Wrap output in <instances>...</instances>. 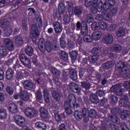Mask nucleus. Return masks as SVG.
<instances>
[{
	"label": "nucleus",
	"instance_id": "nucleus-53",
	"mask_svg": "<svg viewBox=\"0 0 130 130\" xmlns=\"http://www.w3.org/2000/svg\"><path fill=\"white\" fill-rule=\"evenodd\" d=\"M120 111V109H119V108L116 107V108H113L111 110V112L112 113V114H114V115H116L118 114Z\"/></svg>",
	"mask_w": 130,
	"mask_h": 130
},
{
	"label": "nucleus",
	"instance_id": "nucleus-35",
	"mask_svg": "<svg viewBox=\"0 0 130 130\" xmlns=\"http://www.w3.org/2000/svg\"><path fill=\"white\" fill-rule=\"evenodd\" d=\"M7 110L4 108L0 109V119H5L7 117Z\"/></svg>",
	"mask_w": 130,
	"mask_h": 130
},
{
	"label": "nucleus",
	"instance_id": "nucleus-30",
	"mask_svg": "<svg viewBox=\"0 0 130 130\" xmlns=\"http://www.w3.org/2000/svg\"><path fill=\"white\" fill-rule=\"evenodd\" d=\"M40 112L41 113V116L42 118H48V111L46 109L41 108L40 110Z\"/></svg>",
	"mask_w": 130,
	"mask_h": 130
},
{
	"label": "nucleus",
	"instance_id": "nucleus-47",
	"mask_svg": "<svg viewBox=\"0 0 130 130\" xmlns=\"http://www.w3.org/2000/svg\"><path fill=\"white\" fill-rule=\"evenodd\" d=\"M86 22L90 24V23H92L94 20V18L93 17V15L91 14H88L86 18Z\"/></svg>",
	"mask_w": 130,
	"mask_h": 130
},
{
	"label": "nucleus",
	"instance_id": "nucleus-34",
	"mask_svg": "<svg viewBox=\"0 0 130 130\" xmlns=\"http://www.w3.org/2000/svg\"><path fill=\"white\" fill-rule=\"evenodd\" d=\"M45 48L48 52H51V50H52V45L51 42L49 41L46 42Z\"/></svg>",
	"mask_w": 130,
	"mask_h": 130
},
{
	"label": "nucleus",
	"instance_id": "nucleus-36",
	"mask_svg": "<svg viewBox=\"0 0 130 130\" xmlns=\"http://www.w3.org/2000/svg\"><path fill=\"white\" fill-rule=\"evenodd\" d=\"M15 43L16 45H17V46H21L23 45V39L22 38L20 37V36H17L15 38Z\"/></svg>",
	"mask_w": 130,
	"mask_h": 130
},
{
	"label": "nucleus",
	"instance_id": "nucleus-7",
	"mask_svg": "<svg viewBox=\"0 0 130 130\" xmlns=\"http://www.w3.org/2000/svg\"><path fill=\"white\" fill-rule=\"evenodd\" d=\"M38 111L34 108L27 107L24 110V114L29 118H34L37 116Z\"/></svg>",
	"mask_w": 130,
	"mask_h": 130
},
{
	"label": "nucleus",
	"instance_id": "nucleus-60",
	"mask_svg": "<svg viewBox=\"0 0 130 130\" xmlns=\"http://www.w3.org/2000/svg\"><path fill=\"white\" fill-rule=\"evenodd\" d=\"M36 98L38 101H40V100H42V94L40 91H37Z\"/></svg>",
	"mask_w": 130,
	"mask_h": 130
},
{
	"label": "nucleus",
	"instance_id": "nucleus-31",
	"mask_svg": "<svg viewBox=\"0 0 130 130\" xmlns=\"http://www.w3.org/2000/svg\"><path fill=\"white\" fill-rule=\"evenodd\" d=\"M90 100L94 104L99 103V98L96 94H91L90 97Z\"/></svg>",
	"mask_w": 130,
	"mask_h": 130
},
{
	"label": "nucleus",
	"instance_id": "nucleus-19",
	"mask_svg": "<svg viewBox=\"0 0 130 130\" xmlns=\"http://www.w3.org/2000/svg\"><path fill=\"white\" fill-rule=\"evenodd\" d=\"M19 96L23 101H28L30 99V95L27 91L22 90L20 92Z\"/></svg>",
	"mask_w": 130,
	"mask_h": 130
},
{
	"label": "nucleus",
	"instance_id": "nucleus-15",
	"mask_svg": "<svg viewBox=\"0 0 130 130\" xmlns=\"http://www.w3.org/2000/svg\"><path fill=\"white\" fill-rule=\"evenodd\" d=\"M4 44L5 45L8 50H10V51H12V50L14 49V43L13 42V41H12V40L9 38L5 39Z\"/></svg>",
	"mask_w": 130,
	"mask_h": 130
},
{
	"label": "nucleus",
	"instance_id": "nucleus-64",
	"mask_svg": "<svg viewBox=\"0 0 130 130\" xmlns=\"http://www.w3.org/2000/svg\"><path fill=\"white\" fill-rule=\"evenodd\" d=\"M116 29V25L112 24L109 26V30L110 32L114 31Z\"/></svg>",
	"mask_w": 130,
	"mask_h": 130
},
{
	"label": "nucleus",
	"instance_id": "nucleus-6",
	"mask_svg": "<svg viewBox=\"0 0 130 130\" xmlns=\"http://www.w3.org/2000/svg\"><path fill=\"white\" fill-rule=\"evenodd\" d=\"M19 59L21 63L25 66L26 68H27V69H29L30 70L32 69V66H31V61L25 54H21L19 55Z\"/></svg>",
	"mask_w": 130,
	"mask_h": 130
},
{
	"label": "nucleus",
	"instance_id": "nucleus-39",
	"mask_svg": "<svg viewBox=\"0 0 130 130\" xmlns=\"http://www.w3.org/2000/svg\"><path fill=\"white\" fill-rule=\"evenodd\" d=\"M52 94L55 100H56V101H59L60 100V93L54 90L52 92Z\"/></svg>",
	"mask_w": 130,
	"mask_h": 130
},
{
	"label": "nucleus",
	"instance_id": "nucleus-28",
	"mask_svg": "<svg viewBox=\"0 0 130 130\" xmlns=\"http://www.w3.org/2000/svg\"><path fill=\"white\" fill-rule=\"evenodd\" d=\"M120 118L122 119L123 120H124L128 117L129 116V111L126 110H123L120 113Z\"/></svg>",
	"mask_w": 130,
	"mask_h": 130
},
{
	"label": "nucleus",
	"instance_id": "nucleus-18",
	"mask_svg": "<svg viewBox=\"0 0 130 130\" xmlns=\"http://www.w3.org/2000/svg\"><path fill=\"white\" fill-rule=\"evenodd\" d=\"M14 75H15V71H14V70L11 68H8L6 72V79L8 81L12 80Z\"/></svg>",
	"mask_w": 130,
	"mask_h": 130
},
{
	"label": "nucleus",
	"instance_id": "nucleus-2",
	"mask_svg": "<svg viewBox=\"0 0 130 130\" xmlns=\"http://www.w3.org/2000/svg\"><path fill=\"white\" fill-rule=\"evenodd\" d=\"M42 27V19L40 18L38 22V24H32L30 28V34L32 35V42H36L37 38L40 36V32L38 29H40Z\"/></svg>",
	"mask_w": 130,
	"mask_h": 130
},
{
	"label": "nucleus",
	"instance_id": "nucleus-62",
	"mask_svg": "<svg viewBox=\"0 0 130 130\" xmlns=\"http://www.w3.org/2000/svg\"><path fill=\"white\" fill-rule=\"evenodd\" d=\"M123 86L125 89L128 90L130 89V81H126L124 82Z\"/></svg>",
	"mask_w": 130,
	"mask_h": 130
},
{
	"label": "nucleus",
	"instance_id": "nucleus-46",
	"mask_svg": "<svg viewBox=\"0 0 130 130\" xmlns=\"http://www.w3.org/2000/svg\"><path fill=\"white\" fill-rule=\"evenodd\" d=\"M61 58L63 60H68L69 59V54L64 51H61Z\"/></svg>",
	"mask_w": 130,
	"mask_h": 130
},
{
	"label": "nucleus",
	"instance_id": "nucleus-13",
	"mask_svg": "<svg viewBox=\"0 0 130 130\" xmlns=\"http://www.w3.org/2000/svg\"><path fill=\"white\" fill-rule=\"evenodd\" d=\"M90 12L92 15L95 16L98 12L99 13H100V12H102V6L99 8L98 7V3H94V4H92V6L90 8Z\"/></svg>",
	"mask_w": 130,
	"mask_h": 130
},
{
	"label": "nucleus",
	"instance_id": "nucleus-22",
	"mask_svg": "<svg viewBox=\"0 0 130 130\" xmlns=\"http://www.w3.org/2000/svg\"><path fill=\"white\" fill-rule=\"evenodd\" d=\"M127 33V31H126V29L124 28H120L118 31L116 32V35L118 37H124L126 35Z\"/></svg>",
	"mask_w": 130,
	"mask_h": 130
},
{
	"label": "nucleus",
	"instance_id": "nucleus-9",
	"mask_svg": "<svg viewBox=\"0 0 130 130\" xmlns=\"http://www.w3.org/2000/svg\"><path fill=\"white\" fill-rule=\"evenodd\" d=\"M115 5V1L114 0H108V1H105L103 6H102V10H103V11H102V15H105V14H106V11L111 9V8Z\"/></svg>",
	"mask_w": 130,
	"mask_h": 130
},
{
	"label": "nucleus",
	"instance_id": "nucleus-52",
	"mask_svg": "<svg viewBox=\"0 0 130 130\" xmlns=\"http://www.w3.org/2000/svg\"><path fill=\"white\" fill-rule=\"evenodd\" d=\"M109 77L108 76V74L107 73H104V74H99V80H102V79H106L107 80Z\"/></svg>",
	"mask_w": 130,
	"mask_h": 130
},
{
	"label": "nucleus",
	"instance_id": "nucleus-16",
	"mask_svg": "<svg viewBox=\"0 0 130 130\" xmlns=\"http://www.w3.org/2000/svg\"><path fill=\"white\" fill-rule=\"evenodd\" d=\"M89 32V28L88 27V24L86 21H83L82 22V27L81 28V35L84 36V35H87Z\"/></svg>",
	"mask_w": 130,
	"mask_h": 130
},
{
	"label": "nucleus",
	"instance_id": "nucleus-33",
	"mask_svg": "<svg viewBox=\"0 0 130 130\" xmlns=\"http://www.w3.org/2000/svg\"><path fill=\"white\" fill-rule=\"evenodd\" d=\"M58 10L59 14L60 15H62L66 12V7H64V4L63 3H60L58 5Z\"/></svg>",
	"mask_w": 130,
	"mask_h": 130
},
{
	"label": "nucleus",
	"instance_id": "nucleus-10",
	"mask_svg": "<svg viewBox=\"0 0 130 130\" xmlns=\"http://www.w3.org/2000/svg\"><path fill=\"white\" fill-rule=\"evenodd\" d=\"M105 124H101L100 130H107V127H106V126H108V127H111V130H119V127L118 126L115 125L114 124H111L110 120H106L105 121Z\"/></svg>",
	"mask_w": 130,
	"mask_h": 130
},
{
	"label": "nucleus",
	"instance_id": "nucleus-27",
	"mask_svg": "<svg viewBox=\"0 0 130 130\" xmlns=\"http://www.w3.org/2000/svg\"><path fill=\"white\" fill-rule=\"evenodd\" d=\"M23 85L25 89H27V90H31V89H33L34 84L29 80H26L24 82Z\"/></svg>",
	"mask_w": 130,
	"mask_h": 130
},
{
	"label": "nucleus",
	"instance_id": "nucleus-59",
	"mask_svg": "<svg viewBox=\"0 0 130 130\" xmlns=\"http://www.w3.org/2000/svg\"><path fill=\"white\" fill-rule=\"evenodd\" d=\"M19 68H21V64H20L19 60H17L15 64L13 66L12 69H14L16 72H17V71H18L17 69H19Z\"/></svg>",
	"mask_w": 130,
	"mask_h": 130
},
{
	"label": "nucleus",
	"instance_id": "nucleus-56",
	"mask_svg": "<svg viewBox=\"0 0 130 130\" xmlns=\"http://www.w3.org/2000/svg\"><path fill=\"white\" fill-rule=\"evenodd\" d=\"M82 86L84 88V89H90V83L88 82H81Z\"/></svg>",
	"mask_w": 130,
	"mask_h": 130
},
{
	"label": "nucleus",
	"instance_id": "nucleus-29",
	"mask_svg": "<svg viewBox=\"0 0 130 130\" xmlns=\"http://www.w3.org/2000/svg\"><path fill=\"white\" fill-rule=\"evenodd\" d=\"M9 110L12 113H16L18 112V107L15 103H12L9 106Z\"/></svg>",
	"mask_w": 130,
	"mask_h": 130
},
{
	"label": "nucleus",
	"instance_id": "nucleus-57",
	"mask_svg": "<svg viewBox=\"0 0 130 130\" xmlns=\"http://www.w3.org/2000/svg\"><path fill=\"white\" fill-rule=\"evenodd\" d=\"M99 58V54H94V55H92L91 57V62H92L93 63H95V62H96V61H97Z\"/></svg>",
	"mask_w": 130,
	"mask_h": 130
},
{
	"label": "nucleus",
	"instance_id": "nucleus-37",
	"mask_svg": "<svg viewBox=\"0 0 130 130\" xmlns=\"http://www.w3.org/2000/svg\"><path fill=\"white\" fill-rule=\"evenodd\" d=\"M69 54L71 60L74 61L77 59V57H78V52L77 51H72Z\"/></svg>",
	"mask_w": 130,
	"mask_h": 130
},
{
	"label": "nucleus",
	"instance_id": "nucleus-23",
	"mask_svg": "<svg viewBox=\"0 0 130 130\" xmlns=\"http://www.w3.org/2000/svg\"><path fill=\"white\" fill-rule=\"evenodd\" d=\"M25 52L28 56H32L34 54V49L30 45H27L25 48Z\"/></svg>",
	"mask_w": 130,
	"mask_h": 130
},
{
	"label": "nucleus",
	"instance_id": "nucleus-49",
	"mask_svg": "<svg viewBox=\"0 0 130 130\" xmlns=\"http://www.w3.org/2000/svg\"><path fill=\"white\" fill-rule=\"evenodd\" d=\"M92 53H93V54H98L99 55H100V53H101V49L99 48H93L91 50Z\"/></svg>",
	"mask_w": 130,
	"mask_h": 130
},
{
	"label": "nucleus",
	"instance_id": "nucleus-54",
	"mask_svg": "<svg viewBox=\"0 0 130 130\" xmlns=\"http://www.w3.org/2000/svg\"><path fill=\"white\" fill-rule=\"evenodd\" d=\"M93 4H94V3H93V2L91 1V0H86L85 1V6L86 8H89L90 7H91V6H92V7H93Z\"/></svg>",
	"mask_w": 130,
	"mask_h": 130
},
{
	"label": "nucleus",
	"instance_id": "nucleus-8",
	"mask_svg": "<svg viewBox=\"0 0 130 130\" xmlns=\"http://www.w3.org/2000/svg\"><path fill=\"white\" fill-rule=\"evenodd\" d=\"M89 114V109L86 108H83L82 109V112L76 110L74 112V116L77 120H80L83 118V116L85 115H88Z\"/></svg>",
	"mask_w": 130,
	"mask_h": 130
},
{
	"label": "nucleus",
	"instance_id": "nucleus-44",
	"mask_svg": "<svg viewBox=\"0 0 130 130\" xmlns=\"http://www.w3.org/2000/svg\"><path fill=\"white\" fill-rule=\"evenodd\" d=\"M91 28L92 30L96 31V30H100V26L98 25L97 22H93L91 25Z\"/></svg>",
	"mask_w": 130,
	"mask_h": 130
},
{
	"label": "nucleus",
	"instance_id": "nucleus-4",
	"mask_svg": "<svg viewBox=\"0 0 130 130\" xmlns=\"http://www.w3.org/2000/svg\"><path fill=\"white\" fill-rule=\"evenodd\" d=\"M2 26L3 28H5L4 31V35L6 37L11 36L13 33V28L11 26H9V21L6 19H4L2 21Z\"/></svg>",
	"mask_w": 130,
	"mask_h": 130
},
{
	"label": "nucleus",
	"instance_id": "nucleus-21",
	"mask_svg": "<svg viewBox=\"0 0 130 130\" xmlns=\"http://www.w3.org/2000/svg\"><path fill=\"white\" fill-rule=\"evenodd\" d=\"M74 14L76 17H80L83 14V8L81 6H76L74 8Z\"/></svg>",
	"mask_w": 130,
	"mask_h": 130
},
{
	"label": "nucleus",
	"instance_id": "nucleus-17",
	"mask_svg": "<svg viewBox=\"0 0 130 130\" xmlns=\"http://www.w3.org/2000/svg\"><path fill=\"white\" fill-rule=\"evenodd\" d=\"M70 89L72 91V92H74V93H79L80 92H81V88L79 87V85L77 84L76 83H75L74 82L71 83L70 85Z\"/></svg>",
	"mask_w": 130,
	"mask_h": 130
},
{
	"label": "nucleus",
	"instance_id": "nucleus-25",
	"mask_svg": "<svg viewBox=\"0 0 130 130\" xmlns=\"http://www.w3.org/2000/svg\"><path fill=\"white\" fill-rule=\"evenodd\" d=\"M111 49L115 52H120V51H121V49H122V48L121 47V46L118 44H114L111 47Z\"/></svg>",
	"mask_w": 130,
	"mask_h": 130
},
{
	"label": "nucleus",
	"instance_id": "nucleus-24",
	"mask_svg": "<svg viewBox=\"0 0 130 130\" xmlns=\"http://www.w3.org/2000/svg\"><path fill=\"white\" fill-rule=\"evenodd\" d=\"M69 76L73 81H77L78 80V75L77 74V71L74 69H71L69 71Z\"/></svg>",
	"mask_w": 130,
	"mask_h": 130
},
{
	"label": "nucleus",
	"instance_id": "nucleus-3",
	"mask_svg": "<svg viewBox=\"0 0 130 130\" xmlns=\"http://www.w3.org/2000/svg\"><path fill=\"white\" fill-rule=\"evenodd\" d=\"M117 70L119 72V76L122 78H126L128 77L130 74V66L125 65L124 62L122 63L121 66H118Z\"/></svg>",
	"mask_w": 130,
	"mask_h": 130
},
{
	"label": "nucleus",
	"instance_id": "nucleus-11",
	"mask_svg": "<svg viewBox=\"0 0 130 130\" xmlns=\"http://www.w3.org/2000/svg\"><path fill=\"white\" fill-rule=\"evenodd\" d=\"M119 105L121 107H126L130 109V103L128 102V96L125 95L123 98L120 99Z\"/></svg>",
	"mask_w": 130,
	"mask_h": 130
},
{
	"label": "nucleus",
	"instance_id": "nucleus-50",
	"mask_svg": "<svg viewBox=\"0 0 130 130\" xmlns=\"http://www.w3.org/2000/svg\"><path fill=\"white\" fill-rule=\"evenodd\" d=\"M21 27L24 32H26V31H28V24H27V22L25 21H22Z\"/></svg>",
	"mask_w": 130,
	"mask_h": 130
},
{
	"label": "nucleus",
	"instance_id": "nucleus-63",
	"mask_svg": "<svg viewBox=\"0 0 130 130\" xmlns=\"http://www.w3.org/2000/svg\"><path fill=\"white\" fill-rule=\"evenodd\" d=\"M96 94L97 96L99 97H102L104 95V91L102 90H98L96 91Z\"/></svg>",
	"mask_w": 130,
	"mask_h": 130
},
{
	"label": "nucleus",
	"instance_id": "nucleus-38",
	"mask_svg": "<svg viewBox=\"0 0 130 130\" xmlns=\"http://www.w3.org/2000/svg\"><path fill=\"white\" fill-rule=\"evenodd\" d=\"M113 66V63L112 61H108L107 62L105 63L103 65V68L105 70H108L111 69Z\"/></svg>",
	"mask_w": 130,
	"mask_h": 130
},
{
	"label": "nucleus",
	"instance_id": "nucleus-45",
	"mask_svg": "<svg viewBox=\"0 0 130 130\" xmlns=\"http://www.w3.org/2000/svg\"><path fill=\"white\" fill-rule=\"evenodd\" d=\"M88 115L90 118H94L96 116V111L94 109H91L88 111Z\"/></svg>",
	"mask_w": 130,
	"mask_h": 130
},
{
	"label": "nucleus",
	"instance_id": "nucleus-26",
	"mask_svg": "<svg viewBox=\"0 0 130 130\" xmlns=\"http://www.w3.org/2000/svg\"><path fill=\"white\" fill-rule=\"evenodd\" d=\"M101 36H102V32L101 31H94L92 34V40L93 39L95 41L97 40H99V39L101 38Z\"/></svg>",
	"mask_w": 130,
	"mask_h": 130
},
{
	"label": "nucleus",
	"instance_id": "nucleus-40",
	"mask_svg": "<svg viewBox=\"0 0 130 130\" xmlns=\"http://www.w3.org/2000/svg\"><path fill=\"white\" fill-rule=\"evenodd\" d=\"M99 25L100 27V29H102V30H105L107 29V23L104 21L99 22Z\"/></svg>",
	"mask_w": 130,
	"mask_h": 130
},
{
	"label": "nucleus",
	"instance_id": "nucleus-42",
	"mask_svg": "<svg viewBox=\"0 0 130 130\" xmlns=\"http://www.w3.org/2000/svg\"><path fill=\"white\" fill-rule=\"evenodd\" d=\"M8 52L7 51V48L3 46H0V55H7Z\"/></svg>",
	"mask_w": 130,
	"mask_h": 130
},
{
	"label": "nucleus",
	"instance_id": "nucleus-51",
	"mask_svg": "<svg viewBox=\"0 0 130 130\" xmlns=\"http://www.w3.org/2000/svg\"><path fill=\"white\" fill-rule=\"evenodd\" d=\"M63 21L65 23H70V22H71V16H69L68 13L64 14L63 16Z\"/></svg>",
	"mask_w": 130,
	"mask_h": 130
},
{
	"label": "nucleus",
	"instance_id": "nucleus-5",
	"mask_svg": "<svg viewBox=\"0 0 130 130\" xmlns=\"http://www.w3.org/2000/svg\"><path fill=\"white\" fill-rule=\"evenodd\" d=\"M111 92L112 93H115L117 96H121L123 94V91L124 89L122 88V85L121 83H118L113 85L110 89Z\"/></svg>",
	"mask_w": 130,
	"mask_h": 130
},
{
	"label": "nucleus",
	"instance_id": "nucleus-48",
	"mask_svg": "<svg viewBox=\"0 0 130 130\" xmlns=\"http://www.w3.org/2000/svg\"><path fill=\"white\" fill-rule=\"evenodd\" d=\"M118 100V98L115 94H112L110 97V101L112 102V103H115V102H117Z\"/></svg>",
	"mask_w": 130,
	"mask_h": 130
},
{
	"label": "nucleus",
	"instance_id": "nucleus-1",
	"mask_svg": "<svg viewBox=\"0 0 130 130\" xmlns=\"http://www.w3.org/2000/svg\"><path fill=\"white\" fill-rule=\"evenodd\" d=\"M64 107L67 114H73L72 108H79L80 104L77 103L76 95L74 94H70L68 96V102L66 101L64 104Z\"/></svg>",
	"mask_w": 130,
	"mask_h": 130
},
{
	"label": "nucleus",
	"instance_id": "nucleus-43",
	"mask_svg": "<svg viewBox=\"0 0 130 130\" xmlns=\"http://www.w3.org/2000/svg\"><path fill=\"white\" fill-rule=\"evenodd\" d=\"M83 41H84V42H92V41H93V38L91 36L84 35L83 37Z\"/></svg>",
	"mask_w": 130,
	"mask_h": 130
},
{
	"label": "nucleus",
	"instance_id": "nucleus-55",
	"mask_svg": "<svg viewBox=\"0 0 130 130\" xmlns=\"http://www.w3.org/2000/svg\"><path fill=\"white\" fill-rule=\"evenodd\" d=\"M51 73L52 74H53V75H55V76H59V75H60V71L55 68L52 69Z\"/></svg>",
	"mask_w": 130,
	"mask_h": 130
},
{
	"label": "nucleus",
	"instance_id": "nucleus-58",
	"mask_svg": "<svg viewBox=\"0 0 130 130\" xmlns=\"http://www.w3.org/2000/svg\"><path fill=\"white\" fill-rule=\"evenodd\" d=\"M6 90L7 93H8V94H9V95H10V96H12V95H13V94H14V89L12 88V87L10 86H8L6 88Z\"/></svg>",
	"mask_w": 130,
	"mask_h": 130
},
{
	"label": "nucleus",
	"instance_id": "nucleus-41",
	"mask_svg": "<svg viewBox=\"0 0 130 130\" xmlns=\"http://www.w3.org/2000/svg\"><path fill=\"white\" fill-rule=\"evenodd\" d=\"M44 97L45 102L46 103H49V102L50 101L49 99V92H48L47 90L44 91Z\"/></svg>",
	"mask_w": 130,
	"mask_h": 130
},
{
	"label": "nucleus",
	"instance_id": "nucleus-12",
	"mask_svg": "<svg viewBox=\"0 0 130 130\" xmlns=\"http://www.w3.org/2000/svg\"><path fill=\"white\" fill-rule=\"evenodd\" d=\"M14 121L15 123H17L19 126H23V125L25 124V118L20 115H16L14 116Z\"/></svg>",
	"mask_w": 130,
	"mask_h": 130
},
{
	"label": "nucleus",
	"instance_id": "nucleus-61",
	"mask_svg": "<svg viewBox=\"0 0 130 130\" xmlns=\"http://www.w3.org/2000/svg\"><path fill=\"white\" fill-rule=\"evenodd\" d=\"M54 117L56 121H60L61 120V116H60V114L58 113H56L54 114Z\"/></svg>",
	"mask_w": 130,
	"mask_h": 130
},
{
	"label": "nucleus",
	"instance_id": "nucleus-32",
	"mask_svg": "<svg viewBox=\"0 0 130 130\" xmlns=\"http://www.w3.org/2000/svg\"><path fill=\"white\" fill-rule=\"evenodd\" d=\"M52 50L53 51H57L59 50V44L57 41H53L52 43Z\"/></svg>",
	"mask_w": 130,
	"mask_h": 130
},
{
	"label": "nucleus",
	"instance_id": "nucleus-20",
	"mask_svg": "<svg viewBox=\"0 0 130 130\" xmlns=\"http://www.w3.org/2000/svg\"><path fill=\"white\" fill-rule=\"evenodd\" d=\"M104 41L106 44H111L113 42V36L111 34H108L104 36Z\"/></svg>",
	"mask_w": 130,
	"mask_h": 130
},
{
	"label": "nucleus",
	"instance_id": "nucleus-14",
	"mask_svg": "<svg viewBox=\"0 0 130 130\" xmlns=\"http://www.w3.org/2000/svg\"><path fill=\"white\" fill-rule=\"evenodd\" d=\"M53 26L55 30V33L57 34H60L62 32V24L57 21H55L53 23Z\"/></svg>",
	"mask_w": 130,
	"mask_h": 130
}]
</instances>
